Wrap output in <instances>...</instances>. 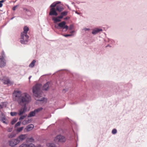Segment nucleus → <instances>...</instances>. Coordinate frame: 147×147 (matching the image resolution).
Here are the masks:
<instances>
[{"label": "nucleus", "instance_id": "nucleus-18", "mask_svg": "<svg viewBox=\"0 0 147 147\" xmlns=\"http://www.w3.org/2000/svg\"><path fill=\"white\" fill-rule=\"evenodd\" d=\"M16 136V134L15 132H13L8 134V137L9 138H12L15 137Z\"/></svg>", "mask_w": 147, "mask_h": 147}, {"label": "nucleus", "instance_id": "nucleus-13", "mask_svg": "<svg viewBox=\"0 0 147 147\" xmlns=\"http://www.w3.org/2000/svg\"><path fill=\"white\" fill-rule=\"evenodd\" d=\"M61 19L59 18V16L57 17H53L52 18V20L54 21L55 23H56L57 22H60L61 21V20L60 19Z\"/></svg>", "mask_w": 147, "mask_h": 147}, {"label": "nucleus", "instance_id": "nucleus-17", "mask_svg": "<svg viewBox=\"0 0 147 147\" xmlns=\"http://www.w3.org/2000/svg\"><path fill=\"white\" fill-rule=\"evenodd\" d=\"M34 126L33 125L30 124L27 126L26 129L28 131H30L32 130L34 128Z\"/></svg>", "mask_w": 147, "mask_h": 147}, {"label": "nucleus", "instance_id": "nucleus-44", "mask_svg": "<svg viewBox=\"0 0 147 147\" xmlns=\"http://www.w3.org/2000/svg\"><path fill=\"white\" fill-rule=\"evenodd\" d=\"M24 10H25L26 11H28V10L26 8H24Z\"/></svg>", "mask_w": 147, "mask_h": 147}, {"label": "nucleus", "instance_id": "nucleus-24", "mask_svg": "<svg viewBox=\"0 0 147 147\" xmlns=\"http://www.w3.org/2000/svg\"><path fill=\"white\" fill-rule=\"evenodd\" d=\"M35 63L36 61L34 60H33L30 64L29 67H33L34 66Z\"/></svg>", "mask_w": 147, "mask_h": 147}, {"label": "nucleus", "instance_id": "nucleus-4", "mask_svg": "<svg viewBox=\"0 0 147 147\" xmlns=\"http://www.w3.org/2000/svg\"><path fill=\"white\" fill-rule=\"evenodd\" d=\"M8 143L10 146L13 147L19 143L18 140L17 139H13L9 141Z\"/></svg>", "mask_w": 147, "mask_h": 147}, {"label": "nucleus", "instance_id": "nucleus-31", "mask_svg": "<svg viewBox=\"0 0 147 147\" xmlns=\"http://www.w3.org/2000/svg\"><path fill=\"white\" fill-rule=\"evenodd\" d=\"M19 147H27V144L23 143Z\"/></svg>", "mask_w": 147, "mask_h": 147}, {"label": "nucleus", "instance_id": "nucleus-21", "mask_svg": "<svg viewBox=\"0 0 147 147\" xmlns=\"http://www.w3.org/2000/svg\"><path fill=\"white\" fill-rule=\"evenodd\" d=\"M43 109L42 107H40L34 110L36 114H37L38 113L41 111Z\"/></svg>", "mask_w": 147, "mask_h": 147}, {"label": "nucleus", "instance_id": "nucleus-43", "mask_svg": "<svg viewBox=\"0 0 147 147\" xmlns=\"http://www.w3.org/2000/svg\"><path fill=\"white\" fill-rule=\"evenodd\" d=\"M3 6V4L2 3H0V7H1Z\"/></svg>", "mask_w": 147, "mask_h": 147}, {"label": "nucleus", "instance_id": "nucleus-35", "mask_svg": "<svg viewBox=\"0 0 147 147\" xmlns=\"http://www.w3.org/2000/svg\"><path fill=\"white\" fill-rule=\"evenodd\" d=\"M45 99V98L42 97L41 98L39 99H38L37 100L39 101H43Z\"/></svg>", "mask_w": 147, "mask_h": 147}, {"label": "nucleus", "instance_id": "nucleus-10", "mask_svg": "<svg viewBox=\"0 0 147 147\" xmlns=\"http://www.w3.org/2000/svg\"><path fill=\"white\" fill-rule=\"evenodd\" d=\"M55 8H52L50 9L49 15L50 16H57L58 13L56 11Z\"/></svg>", "mask_w": 147, "mask_h": 147}, {"label": "nucleus", "instance_id": "nucleus-8", "mask_svg": "<svg viewBox=\"0 0 147 147\" xmlns=\"http://www.w3.org/2000/svg\"><path fill=\"white\" fill-rule=\"evenodd\" d=\"M26 134H21L17 138V139L18 140L19 143L23 140H25L27 137Z\"/></svg>", "mask_w": 147, "mask_h": 147}, {"label": "nucleus", "instance_id": "nucleus-26", "mask_svg": "<svg viewBox=\"0 0 147 147\" xmlns=\"http://www.w3.org/2000/svg\"><path fill=\"white\" fill-rule=\"evenodd\" d=\"M10 114L11 116H13L17 115L18 113L16 112H11Z\"/></svg>", "mask_w": 147, "mask_h": 147}, {"label": "nucleus", "instance_id": "nucleus-38", "mask_svg": "<svg viewBox=\"0 0 147 147\" xmlns=\"http://www.w3.org/2000/svg\"><path fill=\"white\" fill-rule=\"evenodd\" d=\"M71 35H72L71 34H65V35H63V36L65 37L71 36Z\"/></svg>", "mask_w": 147, "mask_h": 147}, {"label": "nucleus", "instance_id": "nucleus-25", "mask_svg": "<svg viewBox=\"0 0 147 147\" xmlns=\"http://www.w3.org/2000/svg\"><path fill=\"white\" fill-rule=\"evenodd\" d=\"M6 105L3 102L1 103L0 104V110L2 109L3 107H5Z\"/></svg>", "mask_w": 147, "mask_h": 147}, {"label": "nucleus", "instance_id": "nucleus-7", "mask_svg": "<svg viewBox=\"0 0 147 147\" xmlns=\"http://www.w3.org/2000/svg\"><path fill=\"white\" fill-rule=\"evenodd\" d=\"M66 22L64 21H63L58 24V26L61 28H62L63 29H65L66 30H67L68 28V26L65 25Z\"/></svg>", "mask_w": 147, "mask_h": 147}, {"label": "nucleus", "instance_id": "nucleus-30", "mask_svg": "<svg viewBox=\"0 0 147 147\" xmlns=\"http://www.w3.org/2000/svg\"><path fill=\"white\" fill-rule=\"evenodd\" d=\"M17 121V119H14L11 121V123L12 124H14Z\"/></svg>", "mask_w": 147, "mask_h": 147}, {"label": "nucleus", "instance_id": "nucleus-32", "mask_svg": "<svg viewBox=\"0 0 147 147\" xmlns=\"http://www.w3.org/2000/svg\"><path fill=\"white\" fill-rule=\"evenodd\" d=\"M27 147H36L34 144H27Z\"/></svg>", "mask_w": 147, "mask_h": 147}, {"label": "nucleus", "instance_id": "nucleus-29", "mask_svg": "<svg viewBox=\"0 0 147 147\" xmlns=\"http://www.w3.org/2000/svg\"><path fill=\"white\" fill-rule=\"evenodd\" d=\"M26 116L27 115H24L21 116L19 118V120H21L24 119Z\"/></svg>", "mask_w": 147, "mask_h": 147}, {"label": "nucleus", "instance_id": "nucleus-42", "mask_svg": "<svg viewBox=\"0 0 147 147\" xmlns=\"http://www.w3.org/2000/svg\"><path fill=\"white\" fill-rule=\"evenodd\" d=\"M5 1V0H2L0 1V3H3Z\"/></svg>", "mask_w": 147, "mask_h": 147}, {"label": "nucleus", "instance_id": "nucleus-20", "mask_svg": "<svg viewBox=\"0 0 147 147\" xmlns=\"http://www.w3.org/2000/svg\"><path fill=\"white\" fill-rule=\"evenodd\" d=\"M23 30L24 31L22 33V34H27L29 30V28L27 26H25L24 27Z\"/></svg>", "mask_w": 147, "mask_h": 147}, {"label": "nucleus", "instance_id": "nucleus-22", "mask_svg": "<svg viewBox=\"0 0 147 147\" xmlns=\"http://www.w3.org/2000/svg\"><path fill=\"white\" fill-rule=\"evenodd\" d=\"M61 2L59 1H58L57 2H55L53 3L50 6V7L52 8H55L56 6H57V5L60 3Z\"/></svg>", "mask_w": 147, "mask_h": 147}, {"label": "nucleus", "instance_id": "nucleus-36", "mask_svg": "<svg viewBox=\"0 0 147 147\" xmlns=\"http://www.w3.org/2000/svg\"><path fill=\"white\" fill-rule=\"evenodd\" d=\"M12 128H9L7 129V131L8 132H11L12 131Z\"/></svg>", "mask_w": 147, "mask_h": 147}, {"label": "nucleus", "instance_id": "nucleus-9", "mask_svg": "<svg viewBox=\"0 0 147 147\" xmlns=\"http://www.w3.org/2000/svg\"><path fill=\"white\" fill-rule=\"evenodd\" d=\"M5 65L6 63L3 56H0V67H3Z\"/></svg>", "mask_w": 147, "mask_h": 147}, {"label": "nucleus", "instance_id": "nucleus-6", "mask_svg": "<svg viewBox=\"0 0 147 147\" xmlns=\"http://www.w3.org/2000/svg\"><path fill=\"white\" fill-rule=\"evenodd\" d=\"M0 119L3 123L7 124L8 121L4 114L1 112H0Z\"/></svg>", "mask_w": 147, "mask_h": 147}, {"label": "nucleus", "instance_id": "nucleus-3", "mask_svg": "<svg viewBox=\"0 0 147 147\" xmlns=\"http://www.w3.org/2000/svg\"><path fill=\"white\" fill-rule=\"evenodd\" d=\"M29 36L27 34L21 33L20 42L22 44H26L28 40Z\"/></svg>", "mask_w": 147, "mask_h": 147}, {"label": "nucleus", "instance_id": "nucleus-14", "mask_svg": "<svg viewBox=\"0 0 147 147\" xmlns=\"http://www.w3.org/2000/svg\"><path fill=\"white\" fill-rule=\"evenodd\" d=\"M68 13V11H64L61 13V15L59 16V18H62L64 16H66Z\"/></svg>", "mask_w": 147, "mask_h": 147}, {"label": "nucleus", "instance_id": "nucleus-1", "mask_svg": "<svg viewBox=\"0 0 147 147\" xmlns=\"http://www.w3.org/2000/svg\"><path fill=\"white\" fill-rule=\"evenodd\" d=\"M12 96L14 101H17L19 104L22 106H24V107L21 108L18 111V115H21L26 111V105L31 100V97L27 93H22L21 91L16 90L13 91Z\"/></svg>", "mask_w": 147, "mask_h": 147}, {"label": "nucleus", "instance_id": "nucleus-45", "mask_svg": "<svg viewBox=\"0 0 147 147\" xmlns=\"http://www.w3.org/2000/svg\"><path fill=\"white\" fill-rule=\"evenodd\" d=\"M27 121H28V122H30V123L31 122V120H27Z\"/></svg>", "mask_w": 147, "mask_h": 147}, {"label": "nucleus", "instance_id": "nucleus-27", "mask_svg": "<svg viewBox=\"0 0 147 147\" xmlns=\"http://www.w3.org/2000/svg\"><path fill=\"white\" fill-rule=\"evenodd\" d=\"M24 128L23 127H20L18 128L17 129V131L18 132H20Z\"/></svg>", "mask_w": 147, "mask_h": 147}, {"label": "nucleus", "instance_id": "nucleus-16", "mask_svg": "<svg viewBox=\"0 0 147 147\" xmlns=\"http://www.w3.org/2000/svg\"><path fill=\"white\" fill-rule=\"evenodd\" d=\"M102 31V29L96 28L93 30L92 33L93 34H95L99 32L100 31Z\"/></svg>", "mask_w": 147, "mask_h": 147}, {"label": "nucleus", "instance_id": "nucleus-34", "mask_svg": "<svg viewBox=\"0 0 147 147\" xmlns=\"http://www.w3.org/2000/svg\"><path fill=\"white\" fill-rule=\"evenodd\" d=\"M117 132V131L116 129H113L112 131V133L113 134H115Z\"/></svg>", "mask_w": 147, "mask_h": 147}, {"label": "nucleus", "instance_id": "nucleus-19", "mask_svg": "<svg viewBox=\"0 0 147 147\" xmlns=\"http://www.w3.org/2000/svg\"><path fill=\"white\" fill-rule=\"evenodd\" d=\"M36 113L34 110L33 111L30 112L28 116V117H33L35 116Z\"/></svg>", "mask_w": 147, "mask_h": 147}, {"label": "nucleus", "instance_id": "nucleus-23", "mask_svg": "<svg viewBox=\"0 0 147 147\" xmlns=\"http://www.w3.org/2000/svg\"><path fill=\"white\" fill-rule=\"evenodd\" d=\"M48 147H55V145L53 143H49L47 144Z\"/></svg>", "mask_w": 147, "mask_h": 147}, {"label": "nucleus", "instance_id": "nucleus-40", "mask_svg": "<svg viewBox=\"0 0 147 147\" xmlns=\"http://www.w3.org/2000/svg\"><path fill=\"white\" fill-rule=\"evenodd\" d=\"M73 27V26L72 25H71L70 26V27L69 28V29L71 30Z\"/></svg>", "mask_w": 147, "mask_h": 147}, {"label": "nucleus", "instance_id": "nucleus-2", "mask_svg": "<svg viewBox=\"0 0 147 147\" xmlns=\"http://www.w3.org/2000/svg\"><path fill=\"white\" fill-rule=\"evenodd\" d=\"M42 85L37 84L33 87V92L35 96L38 98L42 97V92L41 90Z\"/></svg>", "mask_w": 147, "mask_h": 147}, {"label": "nucleus", "instance_id": "nucleus-11", "mask_svg": "<svg viewBox=\"0 0 147 147\" xmlns=\"http://www.w3.org/2000/svg\"><path fill=\"white\" fill-rule=\"evenodd\" d=\"M3 83L5 84L10 85L13 84V82L11 81L9 79L6 78L5 80H4Z\"/></svg>", "mask_w": 147, "mask_h": 147}, {"label": "nucleus", "instance_id": "nucleus-39", "mask_svg": "<svg viewBox=\"0 0 147 147\" xmlns=\"http://www.w3.org/2000/svg\"><path fill=\"white\" fill-rule=\"evenodd\" d=\"M17 6H15L13 7L12 9L14 11L15 10H16V8L17 7Z\"/></svg>", "mask_w": 147, "mask_h": 147}, {"label": "nucleus", "instance_id": "nucleus-37", "mask_svg": "<svg viewBox=\"0 0 147 147\" xmlns=\"http://www.w3.org/2000/svg\"><path fill=\"white\" fill-rule=\"evenodd\" d=\"M20 124H21L20 122H18L16 124L15 126L17 127V126H19L20 125Z\"/></svg>", "mask_w": 147, "mask_h": 147}, {"label": "nucleus", "instance_id": "nucleus-47", "mask_svg": "<svg viewBox=\"0 0 147 147\" xmlns=\"http://www.w3.org/2000/svg\"><path fill=\"white\" fill-rule=\"evenodd\" d=\"M109 46V45H107L106 47H107Z\"/></svg>", "mask_w": 147, "mask_h": 147}, {"label": "nucleus", "instance_id": "nucleus-15", "mask_svg": "<svg viewBox=\"0 0 147 147\" xmlns=\"http://www.w3.org/2000/svg\"><path fill=\"white\" fill-rule=\"evenodd\" d=\"M63 10V7L61 6L57 5L56 6V10L59 12H61Z\"/></svg>", "mask_w": 147, "mask_h": 147}, {"label": "nucleus", "instance_id": "nucleus-28", "mask_svg": "<svg viewBox=\"0 0 147 147\" xmlns=\"http://www.w3.org/2000/svg\"><path fill=\"white\" fill-rule=\"evenodd\" d=\"M30 123V122L27 121L26 120H25L22 122V124L24 125H25L28 123Z\"/></svg>", "mask_w": 147, "mask_h": 147}, {"label": "nucleus", "instance_id": "nucleus-5", "mask_svg": "<svg viewBox=\"0 0 147 147\" xmlns=\"http://www.w3.org/2000/svg\"><path fill=\"white\" fill-rule=\"evenodd\" d=\"M54 140L55 142H63L65 141L66 138L63 136L59 135L57 136L55 138Z\"/></svg>", "mask_w": 147, "mask_h": 147}, {"label": "nucleus", "instance_id": "nucleus-12", "mask_svg": "<svg viewBox=\"0 0 147 147\" xmlns=\"http://www.w3.org/2000/svg\"><path fill=\"white\" fill-rule=\"evenodd\" d=\"M50 82H47L46 84H45L43 86L42 89L43 90H47L49 88V84Z\"/></svg>", "mask_w": 147, "mask_h": 147}, {"label": "nucleus", "instance_id": "nucleus-33", "mask_svg": "<svg viewBox=\"0 0 147 147\" xmlns=\"http://www.w3.org/2000/svg\"><path fill=\"white\" fill-rule=\"evenodd\" d=\"M27 140L31 142H33L34 141V139L32 137H31L30 138H28Z\"/></svg>", "mask_w": 147, "mask_h": 147}, {"label": "nucleus", "instance_id": "nucleus-41", "mask_svg": "<svg viewBox=\"0 0 147 147\" xmlns=\"http://www.w3.org/2000/svg\"><path fill=\"white\" fill-rule=\"evenodd\" d=\"M69 18V17H67L64 18V19L65 20H68Z\"/></svg>", "mask_w": 147, "mask_h": 147}, {"label": "nucleus", "instance_id": "nucleus-46", "mask_svg": "<svg viewBox=\"0 0 147 147\" xmlns=\"http://www.w3.org/2000/svg\"><path fill=\"white\" fill-rule=\"evenodd\" d=\"M31 76H30V77H29V80H30V78H31Z\"/></svg>", "mask_w": 147, "mask_h": 147}]
</instances>
